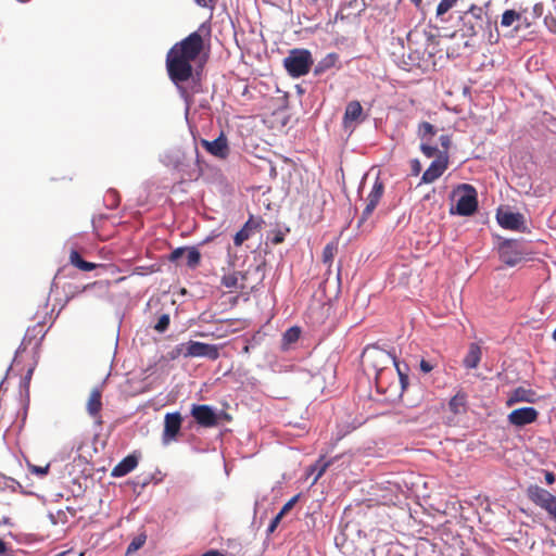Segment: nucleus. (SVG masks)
Instances as JSON below:
<instances>
[{"instance_id": "nucleus-42", "label": "nucleus", "mask_w": 556, "mask_h": 556, "mask_svg": "<svg viewBox=\"0 0 556 556\" xmlns=\"http://www.w3.org/2000/svg\"><path fill=\"white\" fill-rule=\"evenodd\" d=\"M260 227V222H255L252 217L244 224L242 228L249 230L251 233L252 229Z\"/></svg>"}, {"instance_id": "nucleus-26", "label": "nucleus", "mask_w": 556, "mask_h": 556, "mask_svg": "<svg viewBox=\"0 0 556 556\" xmlns=\"http://www.w3.org/2000/svg\"><path fill=\"white\" fill-rule=\"evenodd\" d=\"M437 134L435 127L428 123V122H421L418 125V136L421 139V141H430L432 137H434Z\"/></svg>"}, {"instance_id": "nucleus-39", "label": "nucleus", "mask_w": 556, "mask_h": 556, "mask_svg": "<svg viewBox=\"0 0 556 556\" xmlns=\"http://www.w3.org/2000/svg\"><path fill=\"white\" fill-rule=\"evenodd\" d=\"M419 366H420V370L422 372L428 374V372H430L437 366V364L435 363L432 364L430 361H427V359L422 358L420 361Z\"/></svg>"}, {"instance_id": "nucleus-17", "label": "nucleus", "mask_w": 556, "mask_h": 556, "mask_svg": "<svg viewBox=\"0 0 556 556\" xmlns=\"http://www.w3.org/2000/svg\"><path fill=\"white\" fill-rule=\"evenodd\" d=\"M496 218L503 228L509 230H519L525 223L522 214L510 211H498Z\"/></svg>"}, {"instance_id": "nucleus-37", "label": "nucleus", "mask_w": 556, "mask_h": 556, "mask_svg": "<svg viewBox=\"0 0 556 556\" xmlns=\"http://www.w3.org/2000/svg\"><path fill=\"white\" fill-rule=\"evenodd\" d=\"M299 500V495H294L293 497H291L281 508V510L278 513L280 516H285L286 514H288L292 508L293 506L295 505V503L298 502Z\"/></svg>"}, {"instance_id": "nucleus-7", "label": "nucleus", "mask_w": 556, "mask_h": 556, "mask_svg": "<svg viewBox=\"0 0 556 556\" xmlns=\"http://www.w3.org/2000/svg\"><path fill=\"white\" fill-rule=\"evenodd\" d=\"M527 496L536 506L546 510L551 519L556 522V496L536 484L527 489Z\"/></svg>"}, {"instance_id": "nucleus-31", "label": "nucleus", "mask_w": 556, "mask_h": 556, "mask_svg": "<svg viewBox=\"0 0 556 556\" xmlns=\"http://www.w3.org/2000/svg\"><path fill=\"white\" fill-rule=\"evenodd\" d=\"M147 541V535L144 533H141L132 539V541L129 543L127 547V554H131L137 552L139 548H141Z\"/></svg>"}, {"instance_id": "nucleus-12", "label": "nucleus", "mask_w": 556, "mask_h": 556, "mask_svg": "<svg viewBox=\"0 0 556 556\" xmlns=\"http://www.w3.org/2000/svg\"><path fill=\"white\" fill-rule=\"evenodd\" d=\"M182 417L180 413H167L164 417V430L162 440L164 444H168L172 441L176 440L180 428H181Z\"/></svg>"}, {"instance_id": "nucleus-32", "label": "nucleus", "mask_w": 556, "mask_h": 556, "mask_svg": "<svg viewBox=\"0 0 556 556\" xmlns=\"http://www.w3.org/2000/svg\"><path fill=\"white\" fill-rule=\"evenodd\" d=\"M457 0H441L437 7V15L442 16L446 12H448L455 4Z\"/></svg>"}, {"instance_id": "nucleus-4", "label": "nucleus", "mask_w": 556, "mask_h": 556, "mask_svg": "<svg viewBox=\"0 0 556 556\" xmlns=\"http://www.w3.org/2000/svg\"><path fill=\"white\" fill-rule=\"evenodd\" d=\"M497 254L503 264L514 267L523 261L530 260L532 252L522 240L504 239L497 245Z\"/></svg>"}, {"instance_id": "nucleus-55", "label": "nucleus", "mask_w": 556, "mask_h": 556, "mask_svg": "<svg viewBox=\"0 0 556 556\" xmlns=\"http://www.w3.org/2000/svg\"><path fill=\"white\" fill-rule=\"evenodd\" d=\"M471 556H483V555H472V554H471Z\"/></svg>"}, {"instance_id": "nucleus-5", "label": "nucleus", "mask_w": 556, "mask_h": 556, "mask_svg": "<svg viewBox=\"0 0 556 556\" xmlns=\"http://www.w3.org/2000/svg\"><path fill=\"white\" fill-rule=\"evenodd\" d=\"M283 65L292 77L304 76L313 65L312 54L306 49H293L283 60Z\"/></svg>"}, {"instance_id": "nucleus-43", "label": "nucleus", "mask_w": 556, "mask_h": 556, "mask_svg": "<svg viewBox=\"0 0 556 556\" xmlns=\"http://www.w3.org/2000/svg\"><path fill=\"white\" fill-rule=\"evenodd\" d=\"M282 516H280L279 514H277V516L271 520L269 527H268V532H274L275 529L277 528V526L279 525L280 520H281Z\"/></svg>"}, {"instance_id": "nucleus-8", "label": "nucleus", "mask_w": 556, "mask_h": 556, "mask_svg": "<svg viewBox=\"0 0 556 556\" xmlns=\"http://www.w3.org/2000/svg\"><path fill=\"white\" fill-rule=\"evenodd\" d=\"M383 193L384 184L379 177H377L374 181L370 192L366 198V205L365 208L363 210L358 224H363L372 215L374 211L376 210L377 205L382 199Z\"/></svg>"}, {"instance_id": "nucleus-51", "label": "nucleus", "mask_w": 556, "mask_h": 556, "mask_svg": "<svg viewBox=\"0 0 556 556\" xmlns=\"http://www.w3.org/2000/svg\"><path fill=\"white\" fill-rule=\"evenodd\" d=\"M242 353L244 354H249L250 353V345L249 344H245L242 349Z\"/></svg>"}, {"instance_id": "nucleus-48", "label": "nucleus", "mask_w": 556, "mask_h": 556, "mask_svg": "<svg viewBox=\"0 0 556 556\" xmlns=\"http://www.w3.org/2000/svg\"><path fill=\"white\" fill-rule=\"evenodd\" d=\"M7 551V544L4 541L0 540V554Z\"/></svg>"}, {"instance_id": "nucleus-45", "label": "nucleus", "mask_w": 556, "mask_h": 556, "mask_svg": "<svg viewBox=\"0 0 556 556\" xmlns=\"http://www.w3.org/2000/svg\"><path fill=\"white\" fill-rule=\"evenodd\" d=\"M283 235L278 232L273 239H271V243L273 244H279L283 241Z\"/></svg>"}, {"instance_id": "nucleus-29", "label": "nucleus", "mask_w": 556, "mask_h": 556, "mask_svg": "<svg viewBox=\"0 0 556 556\" xmlns=\"http://www.w3.org/2000/svg\"><path fill=\"white\" fill-rule=\"evenodd\" d=\"M330 463L331 462L329 460L326 462L324 460V458H320L316 462L315 465L311 467V471L316 472L313 483H316L319 480V478L325 473L327 468L330 466Z\"/></svg>"}, {"instance_id": "nucleus-3", "label": "nucleus", "mask_w": 556, "mask_h": 556, "mask_svg": "<svg viewBox=\"0 0 556 556\" xmlns=\"http://www.w3.org/2000/svg\"><path fill=\"white\" fill-rule=\"evenodd\" d=\"M363 356L367 365L376 370V382L378 389L383 390V377L388 371L392 372L391 365L397 367L395 356L377 346L366 348Z\"/></svg>"}, {"instance_id": "nucleus-22", "label": "nucleus", "mask_w": 556, "mask_h": 556, "mask_svg": "<svg viewBox=\"0 0 556 556\" xmlns=\"http://www.w3.org/2000/svg\"><path fill=\"white\" fill-rule=\"evenodd\" d=\"M468 395L464 390L457 391V393L450 400L448 408L455 414H462L466 412Z\"/></svg>"}, {"instance_id": "nucleus-13", "label": "nucleus", "mask_w": 556, "mask_h": 556, "mask_svg": "<svg viewBox=\"0 0 556 556\" xmlns=\"http://www.w3.org/2000/svg\"><path fill=\"white\" fill-rule=\"evenodd\" d=\"M539 412L534 407H521L511 410L507 420L510 425L516 427H523L536 421Z\"/></svg>"}, {"instance_id": "nucleus-6", "label": "nucleus", "mask_w": 556, "mask_h": 556, "mask_svg": "<svg viewBox=\"0 0 556 556\" xmlns=\"http://www.w3.org/2000/svg\"><path fill=\"white\" fill-rule=\"evenodd\" d=\"M177 354L185 358L206 357L216 361L219 357V348L215 344L203 343L199 341H189L181 343L176 348Z\"/></svg>"}, {"instance_id": "nucleus-19", "label": "nucleus", "mask_w": 556, "mask_h": 556, "mask_svg": "<svg viewBox=\"0 0 556 556\" xmlns=\"http://www.w3.org/2000/svg\"><path fill=\"white\" fill-rule=\"evenodd\" d=\"M468 188L470 189L471 193H465L460 195L456 204V211L462 216H469L473 214L478 206L475 189L469 186Z\"/></svg>"}, {"instance_id": "nucleus-16", "label": "nucleus", "mask_w": 556, "mask_h": 556, "mask_svg": "<svg viewBox=\"0 0 556 556\" xmlns=\"http://www.w3.org/2000/svg\"><path fill=\"white\" fill-rule=\"evenodd\" d=\"M201 144L208 153L216 157L226 159L229 154L228 141L224 134H220L213 141L202 139Z\"/></svg>"}, {"instance_id": "nucleus-1", "label": "nucleus", "mask_w": 556, "mask_h": 556, "mask_svg": "<svg viewBox=\"0 0 556 556\" xmlns=\"http://www.w3.org/2000/svg\"><path fill=\"white\" fill-rule=\"evenodd\" d=\"M204 47L203 38L198 31L176 42L166 54V71L170 81L177 87L186 101L190 94L184 84L193 75L192 62L200 55Z\"/></svg>"}, {"instance_id": "nucleus-10", "label": "nucleus", "mask_w": 556, "mask_h": 556, "mask_svg": "<svg viewBox=\"0 0 556 556\" xmlns=\"http://www.w3.org/2000/svg\"><path fill=\"white\" fill-rule=\"evenodd\" d=\"M191 416L198 425L204 428H213L218 425L217 414L206 404L193 405Z\"/></svg>"}, {"instance_id": "nucleus-18", "label": "nucleus", "mask_w": 556, "mask_h": 556, "mask_svg": "<svg viewBox=\"0 0 556 556\" xmlns=\"http://www.w3.org/2000/svg\"><path fill=\"white\" fill-rule=\"evenodd\" d=\"M102 392L99 388L91 390L89 399L87 401V412L94 419L98 426L103 424L100 412L102 409Z\"/></svg>"}, {"instance_id": "nucleus-11", "label": "nucleus", "mask_w": 556, "mask_h": 556, "mask_svg": "<svg viewBox=\"0 0 556 556\" xmlns=\"http://www.w3.org/2000/svg\"><path fill=\"white\" fill-rule=\"evenodd\" d=\"M186 255V265L195 269L201 263V253L197 247H180L172 251L168 261L177 263L180 257Z\"/></svg>"}, {"instance_id": "nucleus-46", "label": "nucleus", "mask_w": 556, "mask_h": 556, "mask_svg": "<svg viewBox=\"0 0 556 556\" xmlns=\"http://www.w3.org/2000/svg\"><path fill=\"white\" fill-rule=\"evenodd\" d=\"M545 480H546V482H547L548 484L554 483V482H555V476H554V473H553V472L547 471V472L545 473Z\"/></svg>"}, {"instance_id": "nucleus-24", "label": "nucleus", "mask_w": 556, "mask_h": 556, "mask_svg": "<svg viewBox=\"0 0 556 556\" xmlns=\"http://www.w3.org/2000/svg\"><path fill=\"white\" fill-rule=\"evenodd\" d=\"M70 263L81 271H90L101 266L100 264L87 262L83 260L80 254L76 250H72L70 253Z\"/></svg>"}, {"instance_id": "nucleus-25", "label": "nucleus", "mask_w": 556, "mask_h": 556, "mask_svg": "<svg viewBox=\"0 0 556 556\" xmlns=\"http://www.w3.org/2000/svg\"><path fill=\"white\" fill-rule=\"evenodd\" d=\"M244 280L245 276L240 271H233L227 275H224L220 280V285L227 289H238L239 288V279ZM243 285L240 286V289H243Z\"/></svg>"}, {"instance_id": "nucleus-34", "label": "nucleus", "mask_w": 556, "mask_h": 556, "mask_svg": "<svg viewBox=\"0 0 556 556\" xmlns=\"http://www.w3.org/2000/svg\"><path fill=\"white\" fill-rule=\"evenodd\" d=\"M429 141H422V143L420 144V150L421 152L427 156V157H432V156H437L438 153L440 152L438 150L437 147L434 146H431L428 143Z\"/></svg>"}, {"instance_id": "nucleus-20", "label": "nucleus", "mask_w": 556, "mask_h": 556, "mask_svg": "<svg viewBox=\"0 0 556 556\" xmlns=\"http://www.w3.org/2000/svg\"><path fill=\"white\" fill-rule=\"evenodd\" d=\"M138 465V457L134 454L123 458L111 472L112 477L119 478L131 472Z\"/></svg>"}, {"instance_id": "nucleus-36", "label": "nucleus", "mask_w": 556, "mask_h": 556, "mask_svg": "<svg viewBox=\"0 0 556 556\" xmlns=\"http://www.w3.org/2000/svg\"><path fill=\"white\" fill-rule=\"evenodd\" d=\"M169 326V316L167 314H163L160 316L157 323L154 326V329L157 332H164Z\"/></svg>"}, {"instance_id": "nucleus-14", "label": "nucleus", "mask_w": 556, "mask_h": 556, "mask_svg": "<svg viewBox=\"0 0 556 556\" xmlns=\"http://www.w3.org/2000/svg\"><path fill=\"white\" fill-rule=\"evenodd\" d=\"M538 399L539 396L534 390L525 387H518L508 392L505 404L507 407H511L521 402L535 403Z\"/></svg>"}, {"instance_id": "nucleus-2", "label": "nucleus", "mask_w": 556, "mask_h": 556, "mask_svg": "<svg viewBox=\"0 0 556 556\" xmlns=\"http://www.w3.org/2000/svg\"><path fill=\"white\" fill-rule=\"evenodd\" d=\"M459 31L464 37L472 38L488 29L486 41L494 45L500 39L496 23H494V30L492 29L491 18L485 11L484 7L471 4L468 10L462 12L459 15Z\"/></svg>"}, {"instance_id": "nucleus-56", "label": "nucleus", "mask_w": 556, "mask_h": 556, "mask_svg": "<svg viewBox=\"0 0 556 556\" xmlns=\"http://www.w3.org/2000/svg\"><path fill=\"white\" fill-rule=\"evenodd\" d=\"M314 2H317L318 0H313Z\"/></svg>"}, {"instance_id": "nucleus-47", "label": "nucleus", "mask_w": 556, "mask_h": 556, "mask_svg": "<svg viewBox=\"0 0 556 556\" xmlns=\"http://www.w3.org/2000/svg\"><path fill=\"white\" fill-rule=\"evenodd\" d=\"M202 556H225V555L216 549H211V551H207L206 553H204Z\"/></svg>"}, {"instance_id": "nucleus-33", "label": "nucleus", "mask_w": 556, "mask_h": 556, "mask_svg": "<svg viewBox=\"0 0 556 556\" xmlns=\"http://www.w3.org/2000/svg\"><path fill=\"white\" fill-rule=\"evenodd\" d=\"M300 338V329L298 327H292L288 329L283 334V340L287 343H293L298 341Z\"/></svg>"}, {"instance_id": "nucleus-30", "label": "nucleus", "mask_w": 556, "mask_h": 556, "mask_svg": "<svg viewBox=\"0 0 556 556\" xmlns=\"http://www.w3.org/2000/svg\"><path fill=\"white\" fill-rule=\"evenodd\" d=\"M338 56L337 54L334 53H330L328 54L324 60H321L319 62V64L317 65V67L315 68V73L316 74H319L321 73L323 71L327 70V68H330L331 66L334 65L336 61H337Z\"/></svg>"}, {"instance_id": "nucleus-23", "label": "nucleus", "mask_w": 556, "mask_h": 556, "mask_svg": "<svg viewBox=\"0 0 556 556\" xmlns=\"http://www.w3.org/2000/svg\"><path fill=\"white\" fill-rule=\"evenodd\" d=\"M481 359V349L478 344L471 343L463 364L468 369L477 368Z\"/></svg>"}, {"instance_id": "nucleus-9", "label": "nucleus", "mask_w": 556, "mask_h": 556, "mask_svg": "<svg viewBox=\"0 0 556 556\" xmlns=\"http://www.w3.org/2000/svg\"><path fill=\"white\" fill-rule=\"evenodd\" d=\"M448 166V154L446 152H439L435 160L424 172L421 177L422 184H431L443 175Z\"/></svg>"}, {"instance_id": "nucleus-40", "label": "nucleus", "mask_w": 556, "mask_h": 556, "mask_svg": "<svg viewBox=\"0 0 556 556\" xmlns=\"http://www.w3.org/2000/svg\"><path fill=\"white\" fill-rule=\"evenodd\" d=\"M49 467H50L49 465H46L45 467L33 466L31 467V472L37 473L39 476H45V475L48 473Z\"/></svg>"}, {"instance_id": "nucleus-35", "label": "nucleus", "mask_w": 556, "mask_h": 556, "mask_svg": "<svg viewBox=\"0 0 556 556\" xmlns=\"http://www.w3.org/2000/svg\"><path fill=\"white\" fill-rule=\"evenodd\" d=\"M249 230L241 228L233 237V243L237 247H240L245 240L250 238Z\"/></svg>"}, {"instance_id": "nucleus-41", "label": "nucleus", "mask_w": 556, "mask_h": 556, "mask_svg": "<svg viewBox=\"0 0 556 556\" xmlns=\"http://www.w3.org/2000/svg\"><path fill=\"white\" fill-rule=\"evenodd\" d=\"M200 7L214 9L216 0H194Z\"/></svg>"}, {"instance_id": "nucleus-38", "label": "nucleus", "mask_w": 556, "mask_h": 556, "mask_svg": "<svg viewBox=\"0 0 556 556\" xmlns=\"http://www.w3.org/2000/svg\"><path fill=\"white\" fill-rule=\"evenodd\" d=\"M440 144L442 147V150L440 152H446L448 154V149L452 143V139L450 135H441L440 138Z\"/></svg>"}, {"instance_id": "nucleus-21", "label": "nucleus", "mask_w": 556, "mask_h": 556, "mask_svg": "<svg viewBox=\"0 0 556 556\" xmlns=\"http://www.w3.org/2000/svg\"><path fill=\"white\" fill-rule=\"evenodd\" d=\"M442 556H471L463 547V541L454 538L452 543H444L440 549Z\"/></svg>"}, {"instance_id": "nucleus-44", "label": "nucleus", "mask_w": 556, "mask_h": 556, "mask_svg": "<svg viewBox=\"0 0 556 556\" xmlns=\"http://www.w3.org/2000/svg\"><path fill=\"white\" fill-rule=\"evenodd\" d=\"M421 170V166L418 160L412 161V172L414 175H418Z\"/></svg>"}, {"instance_id": "nucleus-53", "label": "nucleus", "mask_w": 556, "mask_h": 556, "mask_svg": "<svg viewBox=\"0 0 556 556\" xmlns=\"http://www.w3.org/2000/svg\"><path fill=\"white\" fill-rule=\"evenodd\" d=\"M553 339L556 341V329L553 332Z\"/></svg>"}, {"instance_id": "nucleus-50", "label": "nucleus", "mask_w": 556, "mask_h": 556, "mask_svg": "<svg viewBox=\"0 0 556 556\" xmlns=\"http://www.w3.org/2000/svg\"><path fill=\"white\" fill-rule=\"evenodd\" d=\"M400 380H401V383H402V386H403V388H404V387H405V382H406V380H407V377H406L405 375H402V374L400 372Z\"/></svg>"}, {"instance_id": "nucleus-49", "label": "nucleus", "mask_w": 556, "mask_h": 556, "mask_svg": "<svg viewBox=\"0 0 556 556\" xmlns=\"http://www.w3.org/2000/svg\"><path fill=\"white\" fill-rule=\"evenodd\" d=\"M417 9L422 5V0H409Z\"/></svg>"}, {"instance_id": "nucleus-28", "label": "nucleus", "mask_w": 556, "mask_h": 556, "mask_svg": "<svg viewBox=\"0 0 556 556\" xmlns=\"http://www.w3.org/2000/svg\"><path fill=\"white\" fill-rule=\"evenodd\" d=\"M520 18V13L516 12L515 10H506L502 15L501 25L504 27H509Z\"/></svg>"}, {"instance_id": "nucleus-52", "label": "nucleus", "mask_w": 556, "mask_h": 556, "mask_svg": "<svg viewBox=\"0 0 556 556\" xmlns=\"http://www.w3.org/2000/svg\"><path fill=\"white\" fill-rule=\"evenodd\" d=\"M9 523H10V518L4 517L2 520L0 519V526L1 525H9Z\"/></svg>"}, {"instance_id": "nucleus-27", "label": "nucleus", "mask_w": 556, "mask_h": 556, "mask_svg": "<svg viewBox=\"0 0 556 556\" xmlns=\"http://www.w3.org/2000/svg\"><path fill=\"white\" fill-rule=\"evenodd\" d=\"M338 252V242L331 241L326 244V247L323 250V262L328 265V268L331 267V264L333 262V258Z\"/></svg>"}, {"instance_id": "nucleus-15", "label": "nucleus", "mask_w": 556, "mask_h": 556, "mask_svg": "<svg viewBox=\"0 0 556 556\" xmlns=\"http://www.w3.org/2000/svg\"><path fill=\"white\" fill-rule=\"evenodd\" d=\"M363 119V106L359 101H350L345 106L344 115L342 118L344 129L354 128L355 124L362 122Z\"/></svg>"}, {"instance_id": "nucleus-54", "label": "nucleus", "mask_w": 556, "mask_h": 556, "mask_svg": "<svg viewBox=\"0 0 556 556\" xmlns=\"http://www.w3.org/2000/svg\"><path fill=\"white\" fill-rule=\"evenodd\" d=\"M554 378H555V380H556V367H555V369H554Z\"/></svg>"}]
</instances>
